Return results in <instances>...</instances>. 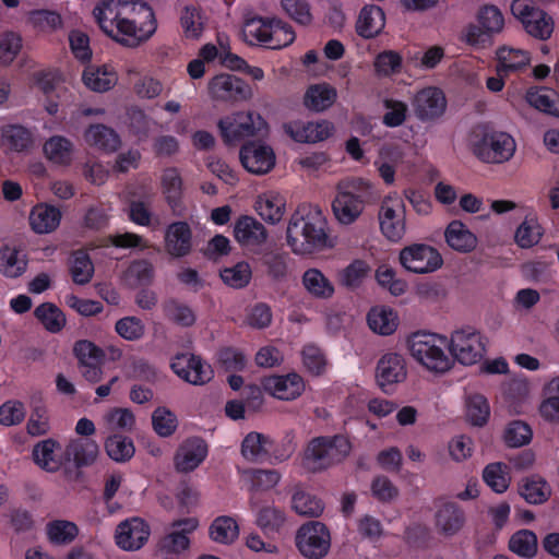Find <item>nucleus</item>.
<instances>
[{
  "label": "nucleus",
  "mask_w": 559,
  "mask_h": 559,
  "mask_svg": "<svg viewBox=\"0 0 559 559\" xmlns=\"http://www.w3.org/2000/svg\"><path fill=\"white\" fill-rule=\"evenodd\" d=\"M93 15L108 37L127 48H138L157 29L154 10L142 0H99Z\"/></svg>",
  "instance_id": "f257e3e1"
},
{
  "label": "nucleus",
  "mask_w": 559,
  "mask_h": 559,
  "mask_svg": "<svg viewBox=\"0 0 559 559\" xmlns=\"http://www.w3.org/2000/svg\"><path fill=\"white\" fill-rule=\"evenodd\" d=\"M509 550L524 559H533L538 551V539L531 530H519L508 543Z\"/></svg>",
  "instance_id": "58836bf2"
},
{
  "label": "nucleus",
  "mask_w": 559,
  "mask_h": 559,
  "mask_svg": "<svg viewBox=\"0 0 559 559\" xmlns=\"http://www.w3.org/2000/svg\"><path fill=\"white\" fill-rule=\"evenodd\" d=\"M150 526L139 518L121 522L116 531L117 545L123 550L140 549L148 539Z\"/></svg>",
  "instance_id": "a211bd4d"
},
{
  "label": "nucleus",
  "mask_w": 559,
  "mask_h": 559,
  "mask_svg": "<svg viewBox=\"0 0 559 559\" xmlns=\"http://www.w3.org/2000/svg\"><path fill=\"white\" fill-rule=\"evenodd\" d=\"M379 224L383 236L390 241L401 240L405 234V205L397 195H388L379 211Z\"/></svg>",
  "instance_id": "9b49d317"
},
{
  "label": "nucleus",
  "mask_w": 559,
  "mask_h": 559,
  "mask_svg": "<svg viewBox=\"0 0 559 559\" xmlns=\"http://www.w3.org/2000/svg\"><path fill=\"white\" fill-rule=\"evenodd\" d=\"M511 10L531 37L538 40H547L551 37L555 22L546 11L525 0H515Z\"/></svg>",
  "instance_id": "1a4fd4ad"
},
{
  "label": "nucleus",
  "mask_w": 559,
  "mask_h": 559,
  "mask_svg": "<svg viewBox=\"0 0 559 559\" xmlns=\"http://www.w3.org/2000/svg\"><path fill=\"white\" fill-rule=\"evenodd\" d=\"M234 237L242 247L261 246L266 241L267 230L253 216L241 215L234 224Z\"/></svg>",
  "instance_id": "412c9836"
},
{
  "label": "nucleus",
  "mask_w": 559,
  "mask_h": 559,
  "mask_svg": "<svg viewBox=\"0 0 559 559\" xmlns=\"http://www.w3.org/2000/svg\"><path fill=\"white\" fill-rule=\"evenodd\" d=\"M272 21L273 17L246 16L242 25L245 40L250 45H261L266 48L267 36L272 31Z\"/></svg>",
  "instance_id": "c756f323"
},
{
  "label": "nucleus",
  "mask_w": 559,
  "mask_h": 559,
  "mask_svg": "<svg viewBox=\"0 0 559 559\" xmlns=\"http://www.w3.org/2000/svg\"><path fill=\"white\" fill-rule=\"evenodd\" d=\"M29 22L32 25L43 32H52L62 26L61 15L51 10H34L29 14Z\"/></svg>",
  "instance_id": "774afa93"
},
{
  "label": "nucleus",
  "mask_w": 559,
  "mask_h": 559,
  "mask_svg": "<svg viewBox=\"0 0 559 559\" xmlns=\"http://www.w3.org/2000/svg\"><path fill=\"white\" fill-rule=\"evenodd\" d=\"M301 356L304 366L311 374L320 376L325 371L326 358L322 349L317 345H305Z\"/></svg>",
  "instance_id": "69168bd1"
},
{
  "label": "nucleus",
  "mask_w": 559,
  "mask_h": 559,
  "mask_svg": "<svg viewBox=\"0 0 559 559\" xmlns=\"http://www.w3.org/2000/svg\"><path fill=\"white\" fill-rule=\"evenodd\" d=\"M403 59L397 51L384 50L374 60L376 72L381 76H390L401 72Z\"/></svg>",
  "instance_id": "0e129e2a"
},
{
  "label": "nucleus",
  "mask_w": 559,
  "mask_h": 559,
  "mask_svg": "<svg viewBox=\"0 0 559 559\" xmlns=\"http://www.w3.org/2000/svg\"><path fill=\"white\" fill-rule=\"evenodd\" d=\"M465 513L454 502L443 503L436 513L437 531L447 537L456 535L464 526Z\"/></svg>",
  "instance_id": "5701e85b"
},
{
  "label": "nucleus",
  "mask_w": 559,
  "mask_h": 559,
  "mask_svg": "<svg viewBox=\"0 0 559 559\" xmlns=\"http://www.w3.org/2000/svg\"><path fill=\"white\" fill-rule=\"evenodd\" d=\"M34 316L50 333L60 332L67 322L62 310L52 302L40 304L36 307Z\"/></svg>",
  "instance_id": "79ce46f5"
},
{
  "label": "nucleus",
  "mask_w": 559,
  "mask_h": 559,
  "mask_svg": "<svg viewBox=\"0 0 559 559\" xmlns=\"http://www.w3.org/2000/svg\"><path fill=\"white\" fill-rule=\"evenodd\" d=\"M520 495L531 504H540L548 500L551 488L542 478H527L520 487Z\"/></svg>",
  "instance_id": "09e8293b"
},
{
  "label": "nucleus",
  "mask_w": 559,
  "mask_h": 559,
  "mask_svg": "<svg viewBox=\"0 0 559 559\" xmlns=\"http://www.w3.org/2000/svg\"><path fill=\"white\" fill-rule=\"evenodd\" d=\"M254 209L270 224L278 223L286 210V199L278 192L267 191L258 197Z\"/></svg>",
  "instance_id": "a878e982"
},
{
  "label": "nucleus",
  "mask_w": 559,
  "mask_h": 559,
  "mask_svg": "<svg viewBox=\"0 0 559 559\" xmlns=\"http://www.w3.org/2000/svg\"><path fill=\"white\" fill-rule=\"evenodd\" d=\"M28 265L25 251L15 246L4 245L0 248V273L8 278L22 276Z\"/></svg>",
  "instance_id": "393cba45"
},
{
  "label": "nucleus",
  "mask_w": 559,
  "mask_h": 559,
  "mask_svg": "<svg viewBox=\"0 0 559 559\" xmlns=\"http://www.w3.org/2000/svg\"><path fill=\"white\" fill-rule=\"evenodd\" d=\"M444 238L447 243L459 252H471L477 246L476 236L461 221H452L447 226Z\"/></svg>",
  "instance_id": "c85d7f7f"
},
{
  "label": "nucleus",
  "mask_w": 559,
  "mask_h": 559,
  "mask_svg": "<svg viewBox=\"0 0 559 559\" xmlns=\"http://www.w3.org/2000/svg\"><path fill=\"white\" fill-rule=\"evenodd\" d=\"M385 26V13L381 7L366 4L361 8L356 22V33L365 38L377 37Z\"/></svg>",
  "instance_id": "4be33fe9"
},
{
  "label": "nucleus",
  "mask_w": 559,
  "mask_h": 559,
  "mask_svg": "<svg viewBox=\"0 0 559 559\" xmlns=\"http://www.w3.org/2000/svg\"><path fill=\"white\" fill-rule=\"evenodd\" d=\"M163 193L168 205L176 211L181 205L182 178L178 168H166L162 176Z\"/></svg>",
  "instance_id": "a19ab883"
},
{
  "label": "nucleus",
  "mask_w": 559,
  "mask_h": 559,
  "mask_svg": "<svg viewBox=\"0 0 559 559\" xmlns=\"http://www.w3.org/2000/svg\"><path fill=\"white\" fill-rule=\"evenodd\" d=\"M165 317L175 324L182 328H190L197 321V314L188 305L170 298L163 305Z\"/></svg>",
  "instance_id": "c03bdc74"
},
{
  "label": "nucleus",
  "mask_w": 559,
  "mask_h": 559,
  "mask_svg": "<svg viewBox=\"0 0 559 559\" xmlns=\"http://www.w3.org/2000/svg\"><path fill=\"white\" fill-rule=\"evenodd\" d=\"M544 230L535 219H525L515 231V242L523 249L532 248L542 239Z\"/></svg>",
  "instance_id": "4d7b16f0"
},
{
  "label": "nucleus",
  "mask_w": 559,
  "mask_h": 559,
  "mask_svg": "<svg viewBox=\"0 0 559 559\" xmlns=\"http://www.w3.org/2000/svg\"><path fill=\"white\" fill-rule=\"evenodd\" d=\"M368 190V182L361 178L352 179L345 188L338 190L332 210L341 224H352L360 216L369 197Z\"/></svg>",
  "instance_id": "20e7f679"
},
{
  "label": "nucleus",
  "mask_w": 559,
  "mask_h": 559,
  "mask_svg": "<svg viewBox=\"0 0 559 559\" xmlns=\"http://www.w3.org/2000/svg\"><path fill=\"white\" fill-rule=\"evenodd\" d=\"M210 537L219 544H231L239 535L237 522L227 515L216 518L209 528Z\"/></svg>",
  "instance_id": "49530a36"
},
{
  "label": "nucleus",
  "mask_w": 559,
  "mask_h": 559,
  "mask_svg": "<svg viewBox=\"0 0 559 559\" xmlns=\"http://www.w3.org/2000/svg\"><path fill=\"white\" fill-rule=\"evenodd\" d=\"M306 290L318 299H329L334 294L332 282L318 269H308L302 274Z\"/></svg>",
  "instance_id": "e433bc0d"
},
{
  "label": "nucleus",
  "mask_w": 559,
  "mask_h": 559,
  "mask_svg": "<svg viewBox=\"0 0 559 559\" xmlns=\"http://www.w3.org/2000/svg\"><path fill=\"white\" fill-rule=\"evenodd\" d=\"M49 539L55 544H69L78 536V526L69 521H53L48 524Z\"/></svg>",
  "instance_id": "338daca9"
},
{
  "label": "nucleus",
  "mask_w": 559,
  "mask_h": 559,
  "mask_svg": "<svg viewBox=\"0 0 559 559\" xmlns=\"http://www.w3.org/2000/svg\"><path fill=\"white\" fill-rule=\"evenodd\" d=\"M152 426L159 437L167 438L176 431L178 419L169 408L158 406L152 413Z\"/></svg>",
  "instance_id": "603ef678"
},
{
  "label": "nucleus",
  "mask_w": 559,
  "mask_h": 559,
  "mask_svg": "<svg viewBox=\"0 0 559 559\" xmlns=\"http://www.w3.org/2000/svg\"><path fill=\"white\" fill-rule=\"evenodd\" d=\"M165 249L174 258H183L191 252L192 230L187 222H174L167 227Z\"/></svg>",
  "instance_id": "aec40b11"
},
{
  "label": "nucleus",
  "mask_w": 559,
  "mask_h": 559,
  "mask_svg": "<svg viewBox=\"0 0 559 559\" xmlns=\"http://www.w3.org/2000/svg\"><path fill=\"white\" fill-rule=\"evenodd\" d=\"M286 522L285 512L274 506L262 507L257 514V525L267 535L278 534Z\"/></svg>",
  "instance_id": "a18cd8bd"
},
{
  "label": "nucleus",
  "mask_w": 559,
  "mask_h": 559,
  "mask_svg": "<svg viewBox=\"0 0 559 559\" xmlns=\"http://www.w3.org/2000/svg\"><path fill=\"white\" fill-rule=\"evenodd\" d=\"M44 153L55 164L69 165L72 162L73 144L62 135H53L45 142Z\"/></svg>",
  "instance_id": "ea45409f"
},
{
  "label": "nucleus",
  "mask_w": 559,
  "mask_h": 559,
  "mask_svg": "<svg viewBox=\"0 0 559 559\" xmlns=\"http://www.w3.org/2000/svg\"><path fill=\"white\" fill-rule=\"evenodd\" d=\"M222 281L233 288H243L251 280L252 272L249 263L242 261L231 267H225L221 271Z\"/></svg>",
  "instance_id": "6e6d98bb"
},
{
  "label": "nucleus",
  "mask_w": 559,
  "mask_h": 559,
  "mask_svg": "<svg viewBox=\"0 0 559 559\" xmlns=\"http://www.w3.org/2000/svg\"><path fill=\"white\" fill-rule=\"evenodd\" d=\"M221 136L226 145H235L247 138L266 129L265 120L252 111H238L223 117L217 123Z\"/></svg>",
  "instance_id": "0eeeda50"
},
{
  "label": "nucleus",
  "mask_w": 559,
  "mask_h": 559,
  "mask_svg": "<svg viewBox=\"0 0 559 559\" xmlns=\"http://www.w3.org/2000/svg\"><path fill=\"white\" fill-rule=\"evenodd\" d=\"M261 386L267 394L278 400L293 401L304 393L305 381L298 373L289 372L264 377L261 380Z\"/></svg>",
  "instance_id": "f3484780"
},
{
  "label": "nucleus",
  "mask_w": 559,
  "mask_h": 559,
  "mask_svg": "<svg viewBox=\"0 0 559 559\" xmlns=\"http://www.w3.org/2000/svg\"><path fill=\"white\" fill-rule=\"evenodd\" d=\"M448 348L452 357L464 366H472L486 354V338L473 326L453 331Z\"/></svg>",
  "instance_id": "423d86ee"
},
{
  "label": "nucleus",
  "mask_w": 559,
  "mask_h": 559,
  "mask_svg": "<svg viewBox=\"0 0 559 559\" xmlns=\"http://www.w3.org/2000/svg\"><path fill=\"white\" fill-rule=\"evenodd\" d=\"M477 21L487 34L491 36L499 34L504 26L503 14L499 8L493 4L481 7L477 13Z\"/></svg>",
  "instance_id": "5fc2aeb1"
},
{
  "label": "nucleus",
  "mask_w": 559,
  "mask_h": 559,
  "mask_svg": "<svg viewBox=\"0 0 559 559\" xmlns=\"http://www.w3.org/2000/svg\"><path fill=\"white\" fill-rule=\"evenodd\" d=\"M447 106L443 92L438 87H426L419 91L414 98L416 117L421 121H429L440 117Z\"/></svg>",
  "instance_id": "6ab92c4d"
},
{
  "label": "nucleus",
  "mask_w": 559,
  "mask_h": 559,
  "mask_svg": "<svg viewBox=\"0 0 559 559\" xmlns=\"http://www.w3.org/2000/svg\"><path fill=\"white\" fill-rule=\"evenodd\" d=\"M525 100L540 112L559 118V95L543 87H531L526 91Z\"/></svg>",
  "instance_id": "7c9ffc66"
},
{
  "label": "nucleus",
  "mask_w": 559,
  "mask_h": 559,
  "mask_svg": "<svg viewBox=\"0 0 559 559\" xmlns=\"http://www.w3.org/2000/svg\"><path fill=\"white\" fill-rule=\"evenodd\" d=\"M292 509L301 516L319 518L324 511L323 501L296 486L292 497Z\"/></svg>",
  "instance_id": "c9c22d12"
},
{
  "label": "nucleus",
  "mask_w": 559,
  "mask_h": 559,
  "mask_svg": "<svg viewBox=\"0 0 559 559\" xmlns=\"http://www.w3.org/2000/svg\"><path fill=\"white\" fill-rule=\"evenodd\" d=\"M285 133L298 143H317L329 139L334 126L328 120L302 121L293 120L283 124Z\"/></svg>",
  "instance_id": "dca6fc26"
},
{
  "label": "nucleus",
  "mask_w": 559,
  "mask_h": 559,
  "mask_svg": "<svg viewBox=\"0 0 559 559\" xmlns=\"http://www.w3.org/2000/svg\"><path fill=\"white\" fill-rule=\"evenodd\" d=\"M496 56V71L498 75H510L512 73L524 71L531 62V55L528 51L508 46L498 48Z\"/></svg>",
  "instance_id": "b1692460"
},
{
  "label": "nucleus",
  "mask_w": 559,
  "mask_h": 559,
  "mask_svg": "<svg viewBox=\"0 0 559 559\" xmlns=\"http://www.w3.org/2000/svg\"><path fill=\"white\" fill-rule=\"evenodd\" d=\"M531 427L522 420L511 421L504 429L503 439L509 448H520L532 439Z\"/></svg>",
  "instance_id": "bf43d9fd"
},
{
  "label": "nucleus",
  "mask_w": 559,
  "mask_h": 559,
  "mask_svg": "<svg viewBox=\"0 0 559 559\" xmlns=\"http://www.w3.org/2000/svg\"><path fill=\"white\" fill-rule=\"evenodd\" d=\"M400 262L409 272L425 274L441 267L443 260L433 247L426 243H413L401 250Z\"/></svg>",
  "instance_id": "9d476101"
},
{
  "label": "nucleus",
  "mask_w": 559,
  "mask_h": 559,
  "mask_svg": "<svg viewBox=\"0 0 559 559\" xmlns=\"http://www.w3.org/2000/svg\"><path fill=\"white\" fill-rule=\"evenodd\" d=\"M348 454L349 441L343 435L320 436L312 438L304 452V454Z\"/></svg>",
  "instance_id": "473e14b6"
},
{
  "label": "nucleus",
  "mask_w": 559,
  "mask_h": 559,
  "mask_svg": "<svg viewBox=\"0 0 559 559\" xmlns=\"http://www.w3.org/2000/svg\"><path fill=\"white\" fill-rule=\"evenodd\" d=\"M447 344L445 336L427 332L413 333L407 340L412 357L426 369L437 373L445 372L451 367V360L443 350Z\"/></svg>",
  "instance_id": "7ed1b4c3"
},
{
  "label": "nucleus",
  "mask_w": 559,
  "mask_h": 559,
  "mask_svg": "<svg viewBox=\"0 0 559 559\" xmlns=\"http://www.w3.org/2000/svg\"><path fill=\"white\" fill-rule=\"evenodd\" d=\"M273 440L260 432H249L241 442L240 454H270L274 451Z\"/></svg>",
  "instance_id": "680f3d73"
},
{
  "label": "nucleus",
  "mask_w": 559,
  "mask_h": 559,
  "mask_svg": "<svg viewBox=\"0 0 559 559\" xmlns=\"http://www.w3.org/2000/svg\"><path fill=\"white\" fill-rule=\"evenodd\" d=\"M383 106L386 109L382 117V123L385 127L396 128L405 122L408 107L404 102L386 98L383 100Z\"/></svg>",
  "instance_id": "e2e57ef3"
},
{
  "label": "nucleus",
  "mask_w": 559,
  "mask_h": 559,
  "mask_svg": "<svg viewBox=\"0 0 559 559\" xmlns=\"http://www.w3.org/2000/svg\"><path fill=\"white\" fill-rule=\"evenodd\" d=\"M267 37L266 48L282 49L294 43L296 34L288 23L281 19L273 17L272 31L269 33Z\"/></svg>",
  "instance_id": "8fccbe9b"
},
{
  "label": "nucleus",
  "mask_w": 559,
  "mask_h": 559,
  "mask_svg": "<svg viewBox=\"0 0 559 559\" xmlns=\"http://www.w3.org/2000/svg\"><path fill=\"white\" fill-rule=\"evenodd\" d=\"M170 368L179 378L193 385H203L214 377L212 366L193 354L177 355Z\"/></svg>",
  "instance_id": "ddd939ff"
},
{
  "label": "nucleus",
  "mask_w": 559,
  "mask_h": 559,
  "mask_svg": "<svg viewBox=\"0 0 559 559\" xmlns=\"http://www.w3.org/2000/svg\"><path fill=\"white\" fill-rule=\"evenodd\" d=\"M209 93L213 99L223 102H245L252 96V90L247 82L228 73L212 78L209 82Z\"/></svg>",
  "instance_id": "f8f14e48"
},
{
  "label": "nucleus",
  "mask_w": 559,
  "mask_h": 559,
  "mask_svg": "<svg viewBox=\"0 0 559 559\" xmlns=\"http://www.w3.org/2000/svg\"><path fill=\"white\" fill-rule=\"evenodd\" d=\"M70 274L72 281L78 285L87 284L93 274H94V265L90 255L83 251H76L70 263Z\"/></svg>",
  "instance_id": "3c124183"
},
{
  "label": "nucleus",
  "mask_w": 559,
  "mask_h": 559,
  "mask_svg": "<svg viewBox=\"0 0 559 559\" xmlns=\"http://www.w3.org/2000/svg\"><path fill=\"white\" fill-rule=\"evenodd\" d=\"M485 483L496 492H504L510 484L508 466L503 463H491L483 473Z\"/></svg>",
  "instance_id": "864d4df0"
},
{
  "label": "nucleus",
  "mask_w": 559,
  "mask_h": 559,
  "mask_svg": "<svg viewBox=\"0 0 559 559\" xmlns=\"http://www.w3.org/2000/svg\"><path fill=\"white\" fill-rule=\"evenodd\" d=\"M472 151L484 163L500 164L509 160L515 152L514 139L501 131L483 132L478 138L477 131L473 132Z\"/></svg>",
  "instance_id": "39448f33"
},
{
  "label": "nucleus",
  "mask_w": 559,
  "mask_h": 559,
  "mask_svg": "<svg viewBox=\"0 0 559 559\" xmlns=\"http://www.w3.org/2000/svg\"><path fill=\"white\" fill-rule=\"evenodd\" d=\"M238 472L250 484V490H271L282 478V474L274 468L238 467Z\"/></svg>",
  "instance_id": "f704fd0d"
},
{
  "label": "nucleus",
  "mask_w": 559,
  "mask_h": 559,
  "mask_svg": "<svg viewBox=\"0 0 559 559\" xmlns=\"http://www.w3.org/2000/svg\"><path fill=\"white\" fill-rule=\"evenodd\" d=\"M239 158L245 169L254 175H265L275 166L273 148L257 141L245 143L240 148Z\"/></svg>",
  "instance_id": "4468645a"
},
{
  "label": "nucleus",
  "mask_w": 559,
  "mask_h": 559,
  "mask_svg": "<svg viewBox=\"0 0 559 559\" xmlns=\"http://www.w3.org/2000/svg\"><path fill=\"white\" fill-rule=\"evenodd\" d=\"M85 142L106 152H115L120 145L119 135L105 124H92L84 133Z\"/></svg>",
  "instance_id": "2f4dec72"
},
{
  "label": "nucleus",
  "mask_w": 559,
  "mask_h": 559,
  "mask_svg": "<svg viewBox=\"0 0 559 559\" xmlns=\"http://www.w3.org/2000/svg\"><path fill=\"white\" fill-rule=\"evenodd\" d=\"M82 80L90 90L103 93L115 86L118 76L110 66H87Z\"/></svg>",
  "instance_id": "cd10ccee"
},
{
  "label": "nucleus",
  "mask_w": 559,
  "mask_h": 559,
  "mask_svg": "<svg viewBox=\"0 0 559 559\" xmlns=\"http://www.w3.org/2000/svg\"><path fill=\"white\" fill-rule=\"evenodd\" d=\"M295 543L305 558L322 559L330 551L331 534L324 523L310 521L297 530Z\"/></svg>",
  "instance_id": "6e6552de"
},
{
  "label": "nucleus",
  "mask_w": 559,
  "mask_h": 559,
  "mask_svg": "<svg viewBox=\"0 0 559 559\" xmlns=\"http://www.w3.org/2000/svg\"><path fill=\"white\" fill-rule=\"evenodd\" d=\"M61 221L58 207L48 204H37L29 214V225L36 234H49L57 229Z\"/></svg>",
  "instance_id": "bb28decb"
},
{
  "label": "nucleus",
  "mask_w": 559,
  "mask_h": 559,
  "mask_svg": "<svg viewBox=\"0 0 559 559\" xmlns=\"http://www.w3.org/2000/svg\"><path fill=\"white\" fill-rule=\"evenodd\" d=\"M369 328L380 335H391L397 328V318L390 308H372L367 314Z\"/></svg>",
  "instance_id": "37998d69"
},
{
  "label": "nucleus",
  "mask_w": 559,
  "mask_h": 559,
  "mask_svg": "<svg viewBox=\"0 0 559 559\" xmlns=\"http://www.w3.org/2000/svg\"><path fill=\"white\" fill-rule=\"evenodd\" d=\"M3 143L14 152H24L33 143L32 133L20 124H10L2 130Z\"/></svg>",
  "instance_id": "de8ad7c7"
},
{
  "label": "nucleus",
  "mask_w": 559,
  "mask_h": 559,
  "mask_svg": "<svg viewBox=\"0 0 559 559\" xmlns=\"http://www.w3.org/2000/svg\"><path fill=\"white\" fill-rule=\"evenodd\" d=\"M73 354L78 359L79 367L105 361L104 350L88 340H80L75 342L73 346Z\"/></svg>",
  "instance_id": "052dcab7"
},
{
  "label": "nucleus",
  "mask_w": 559,
  "mask_h": 559,
  "mask_svg": "<svg viewBox=\"0 0 559 559\" xmlns=\"http://www.w3.org/2000/svg\"><path fill=\"white\" fill-rule=\"evenodd\" d=\"M378 465L388 473L409 475L414 472L420 456H376Z\"/></svg>",
  "instance_id": "13d9d810"
},
{
  "label": "nucleus",
  "mask_w": 559,
  "mask_h": 559,
  "mask_svg": "<svg viewBox=\"0 0 559 559\" xmlns=\"http://www.w3.org/2000/svg\"><path fill=\"white\" fill-rule=\"evenodd\" d=\"M465 417L472 426L484 427L490 417L488 400L479 393L467 394L465 397Z\"/></svg>",
  "instance_id": "4c0bfd02"
},
{
  "label": "nucleus",
  "mask_w": 559,
  "mask_h": 559,
  "mask_svg": "<svg viewBox=\"0 0 559 559\" xmlns=\"http://www.w3.org/2000/svg\"><path fill=\"white\" fill-rule=\"evenodd\" d=\"M406 376V361L401 354L386 353L378 360L376 380L384 393L393 391L394 385L404 381Z\"/></svg>",
  "instance_id": "2eb2a0df"
},
{
  "label": "nucleus",
  "mask_w": 559,
  "mask_h": 559,
  "mask_svg": "<svg viewBox=\"0 0 559 559\" xmlns=\"http://www.w3.org/2000/svg\"><path fill=\"white\" fill-rule=\"evenodd\" d=\"M336 90L326 84H314L308 87L304 97L307 108L314 111H323L330 108L336 100Z\"/></svg>",
  "instance_id": "72a5a7b5"
},
{
  "label": "nucleus",
  "mask_w": 559,
  "mask_h": 559,
  "mask_svg": "<svg viewBox=\"0 0 559 559\" xmlns=\"http://www.w3.org/2000/svg\"><path fill=\"white\" fill-rule=\"evenodd\" d=\"M287 243L297 254L331 247L328 221L318 205L302 203L293 213L286 231Z\"/></svg>",
  "instance_id": "f03ea898"
}]
</instances>
